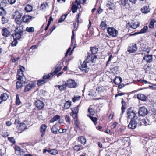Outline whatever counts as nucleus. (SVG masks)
<instances>
[{"mask_svg": "<svg viewBox=\"0 0 156 156\" xmlns=\"http://www.w3.org/2000/svg\"><path fill=\"white\" fill-rule=\"evenodd\" d=\"M80 16V13H78L76 16V17L75 19V22L76 23H77V24H78V25H79V23H81L82 22L81 20H79V17Z\"/></svg>", "mask_w": 156, "mask_h": 156, "instance_id": "37998d69", "label": "nucleus"}, {"mask_svg": "<svg viewBox=\"0 0 156 156\" xmlns=\"http://www.w3.org/2000/svg\"><path fill=\"white\" fill-rule=\"evenodd\" d=\"M9 98V95L6 93H2L0 96V104L5 101Z\"/></svg>", "mask_w": 156, "mask_h": 156, "instance_id": "412c9836", "label": "nucleus"}, {"mask_svg": "<svg viewBox=\"0 0 156 156\" xmlns=\"http://www.w3.org/2000/svg\"><path fill=\"white\" fill-rule=\"evenodd\" d=\"M26 30L29 33H33L34 31V29L33 27H27L26 29Z\"/></svg>", "mask_w": 156, "mask_h": 156, "instance_id": "3c124183", "label": "nucleus"}, {"mask_svg": "<svg viewBox=\"0 0 156 156\" xmlns=\"http://www.w3.org/2000/svg\"><path fill=\"white\" fill-rule=\"evenodd\" d=\"M143 59L147 63H150L153 61V56L151 55L147 54L143 57Z\"/></svg>", "mask_w": 156, "mask_h": 156, "instance_id": "aec40b11", "label": "nucleus"}, {"mask_svg": "<svg viewBox=\"0 0 156 156\" xmlns=\"http://www.w3.org/2000/svg\"><path fill=\"white\" fill-rule=\"evenodd\" d=\"M51 154L52 155H55L58 153V151L55 149H51Z\"/></svg>", "mask_w": 156, "mask_h": 156, "instance_id": "6e6d98bb", "label": "nucleus"}, {"mask_svg": "<svg viewBox=\"0 0 156 156\" xmlns=\"http://www.w3.org/2000/svg\"><path fill=\"white\" fill-rule=\"evenodd\" d=\"M143 68L146 72L149 71L151 69V66L147 64L144 66Z\"/></svg>", "mask_w": 156, "mask_h": 156, "instance_id": "49530a36", "label": "nucleus"}, {"mask_svg": "<svg viewBox=\"0 0 156 156\" xmlns=\"http://www.w3.org/2000/svg\"><path fill=\"white\" fill-rule=\"evenodd\" d=\"M24 76L19 75L18 76V77L17 78V81H19L21 82H23V77Z\"/></svg>", "mask_w": 156, "mask_h": 156, "instance_id": "69168bd1", "label": "nucleus"}, {"mask_svg": "<svg viewBox=\"0 0 156 156\" xmlns=\"http://www.w3.org/2000/svg\"><path fill=\"white\" fill-rule=\"evenodd\" d=\"M73 27L74 29L72 31V35L71 36V42L72 43H73V42L74 41L75 39H74V36H75V34H74V31H76L77 30V27L78 26V24H76V22H75L73 24Z\"/></svg>", "mask_w": 156, "mask_h": 156, "instance_id": "4be33fe9", "label": "nucleus"}, {"mask_svg": "<svg viewBox=\"0 0 156 156\" xmlns=\"http://www.w3.org/2000/svg\"><path fill=\"white\" fill-rule=\"evenodd\" d=\"M36 86V83L34 82L30 83L25 86L24 92L25 93L28 92L34 88Z\"/></svg>", "mask_w": 156, "mask_h": 156, "instance_id": "1a4fd4ad", "label": "nucleus"}, {"mask_svg": "<svg viewBox=\"0 0 156 156\" xmlns=\"http://www.w3.org/2000/svg\"><path fill=\"white\" fill-rule=\"evenodd\" d=\"M58 129L57 128L56 126L55 125L53 126L51 129V132L55 134H56L58 133Z\"/></svg>", "mask_w": 156, "mask_h": 156, "instance_id": "58836bf2", "label": "nucleus"}, {"mask_svg": "<svg viewBox=\"0 0 156 156\" xmlns=\"http://www.w3.org/2000/svg\"><path fill=\"white\" fill-rule=\"evenodd\" d=\"M78 142H80L82 144L84 145L86 142V140L84 136H79L78 138Z\"/></svg>", "mask_w": 156, "mask_h": 156, "instance_id": "cd10ccee", "label": "nucleus"}, {"mask_svg": "<svg viewBox=\"0 0 156 156\" xmlns=\"http://www.w3.org/2000/svg\"><path fill=\"white\" fill-rule=\"evenodd\" d=\"M60 118V116L58 115H55L50 120V123H53L54 122L59 119Z\"/></svg>", "mask_w": 156, "mask_h": 156, "instance_id": "4c0bfd02", "label": "nucleus"}, {"mask_svg": "<svg viewBox=\"0 0 156 156\" xmlns=\"http://www.w3.org/2000/svg\"><path fill=\"white\" fill-rule=\"evenodd\" d=\"M74 118V122L75 126L78 128H79L80 122L78 120V117L76 118L75 117H73Z\"/></svg>", "mask_w": 156, "mask_h": 156, "instance_id": "79ce46f5", "label": "nucleus"}, {"mask_svg": "<svg viewBox=\"0 0 156 156\" xmlns=\"http://www.w3.org/2000/svg\"><path fill=\"white\" fill-rule=\"evenodd\" d=\"M67 86L69 88H75L77 87V84L75 81L72 79H69L66 82Z\"/></svg>", "mask_w": 156, "mask_h": 156, "instance_id": "9b49d317", "label": "nucleus"}, {"mask_svg": "<svg viewBox=\"0 0 156 156\" xmlns=\"http://www.w3.org/2000/svg\"><path fill=\"white\" fill-rule=\"evenodd\" d=\"M114 4L113 3L110 2V3H107L106 6L108 8L109 10H112L114 8Z\"/></svg>", "mask_w": 156, "mask_h": 156, "instance_id": "603ef678", "label": "nucleus"}, {"mask_svg": "<svg viewBox=\"0 0 156 156\" xmlns=\"http://www.w3.org/2000/svg\"><path fill=\"white\" fill-rule=\"evenodd\" d=\"M138 47L137 45L134 43L130 44L127 48V51L129 53H135L137 51Z\"/></svg>", "mask_w": 156, "mask_h": 156, "instance_id": "0eeeda50", "label": "nucleus"}, {"mask_svg": "<svg viewBox=\"0 0 156 156\" xmlns=\"http://www.w3.org/2000/svg\"><path fill=\"white\" fill-rule=\"evenodd\" d=\"M46 81L44 80L43 78L42 79H40L37 81V85L38 86H40L41 85L46 83Z\"/></svg>", "mask_w": 156, "mask_h": 156, "instance_id": "ea45409f", "label": "nucleus"}, {"mask_svg": "<svg viewBox=\"0 0 156 156\" xmlns=\"http://www.w3.org/2000/svg\"><path fill=\"white\" fill-rule=\"evenodd\" d=\"M148 27L147 26H144L143 28L141 29L140 31L138 32H136L135 33L132 34V35H135L140 34L144 33H146L148 30Z\"/></svg>", "mask_w": 156, "mask_h": 156, "instance_id": "bb28decb", "label": "nucleus"}, {"mask_svg": "<svg viewBox=\"0 0 156 156\" xmlns=\"http://www.w3.org/2000/svg\"><path fill=\"white\" fill-rule=\"evenodd\" d=\"M80 4V2L77 3L76 2H73L72 4V7L71 10L73 13L76 12L78 8H81Z\"/></svg>", "mask_w": 156, "mask_h": 156, "instance_id": "4468645a", "label": "nucleus"}, {"mask_svg": "<svg viewBox=\"0 0 156 156\" xmlns=\"http://www.w3.org/2000/svg\"><path fill=\"white\" fill-rule=\"evenodd\" d=\"M88 112L89 113V114L92 115H94L95 112L94 110L91 108H89L88 109Z\"/></svg>", "mask_w": 156, "mask_h": 156, "instance_id": "bf43d9fd", "label": "nucleus"}, {"mask_svg": "<svg viewBox=\"0 0 156 156\" xmlns=\"http://www.w3.org/2000/svg\"><path fill=\"white\" fill-rule=\"evenodd\" d=\"M80 98L81 97L80 96H74V97L72 98V101L73 102H75L78 101Z\"/></svg>", "mask_w": 156, "mask_h": 156, "instance_id": "864d4df0", "label": "nucleus"}, {"mask_svg": "<svg viewBox=\"0 0 156 156\" xmlns=\"http://www.w3.org/2000/svg\"><path fill=\"white\" fill-rule=\"evenodd\" d=\"M47 126L45 124H42L41 125L40 128V132L41 137H43L45 134L46 129Z\"/></svg>", "mask_w": 156, "mask_h": 156, "instance_id": "a211bd4d", "label": "nucleus"}, {"mask_svg": "<svg viewBox=\"0 0 156 156\" xmlns=\"http://www.w3.org/2000/svg\"><path fill=\"white\" fill-rule=\"evenodd\" d=\"M23 87V84L22 82L17 81L16 82V88L18 90L22 89Z\"/></svg>", "mask_w": 156, "mask_h": 156, "instance_id": "473e14b6", "label": "nucleus"}, {"mask_svg": "<svg viewBox=\"0 0 156 156\" xmlns=\"http://www.w3.org/2000/svg\"><path fill=\"white\" fill-rule=\"evenodd\" d=\"M140 11L143 13L147 14L150 12V9L149 6H144L140 9Z\"/></svg>", "mask_w": 156, "mask_h": 156, "instance_id": "b1692460", "label": "nucleus"}, {"mask_svg": "<svg viewBox=\"0 0 156 156\" xmlns=\"http://www.w3.org/2000/svg\"><path fill=\"white\" fill-rule=\"evenodd\" d=\"M132 24L133 29H135L140 26V23L137 20H133L132 22Z\"/></svg>", "mask_w": 156, "mask_h": 156, "instance_id": "c756f323", "label": "nucleus"}, {"mask_svg": "<svg viewBox=\"0 0 156 156\" xmlns=\"http://www.w3.org/2000/svg\"><path fill=\"white\" fill-rule=\"evenodd\" d=\"M106 21H102L100 25V28L103 30H105L107 28V25Z\"/></svg>", "mask_w": 156, "mask_h": 156, "instance_id": "2f4dec72", "label": "nucleus"}, {"mask_svg": "<svg viewBox=\"0 0 156 156\" xmlns=\"http://www.w3.org/2000/svg\"><path fill=\"white\" fill-rule=\"evenodd\" d=\"M51 75H52L51 74V73H50L48 74L47 75H44L42 78L44 80H45L49 79L51 77Z\"/></svg>", "mask_w": 156, "mask_h": 156, "instance_id": "13d9d810", "label": "nucleus"}, {"mask_svg": "<svg viewBox=\"0 0 156 156\" xmlns=\"http://www.w3.org/2000/svg\"><path fill=\"white\" fill-rule=\"evenodd\" d=\"M1 135L3 137H6L9 135V134L8 132L5 131L2 133Z\"/></svg>", "mask_w": 156, "mask_h": 156, "instance_id": "e2e57ef3", "label": "nucleus"}, {"mask_svg": "<svg viewBox=\"0 0 156 156\" xmlns=\"http://www.w3.org/2000/svg\"><path fill=\"white\" fill-rule=\"evenodd\" d=\"M62 69V67L61 66H58L57 65L55 68V69L54 71L51 73L52 76H54L59 71H60Z\"/></svg>", "mask_w": 156, "mask_h": 156, "instance_id": "c85d7f7f", "label": "nucleus"}, {"mask_svg": "<svg viewBox=\"0 0 156 156\" xmlns=\"http://www.w3.org/2000/svg\"><path fill=\"white\" fill-rule=\"evenodd\" d=\"M22 13L18 11H16L13 14L12 16L15 19V21L18 25L20 26L22 23L21 17L22 16Z\"/></svg>", "mask_w": 156, "mask_h": 156, "instance_id": "39448f33", "label": "nucleus"}, {"mask_svg": "<svg viewBox=\"0 0 156 156\" xmlns=\"http://www.w3.org/2000/svg\"><path fill=\"white\" fill-rule=\"evenodd\" d=\"M36 107L39 110L42 109L44 106V104L43 102L39 100H37L35 102Z\"/></svg>", "mask_w": 156, "mask_h": 156, "instance_id": "dca6fc26", "label": "nucleus"}, {"mask_svg": "<svg viewBox=\"0 0 156 156\" xmlns=\"http://www.w3.org/2000/svg\"><path fill=\"white\" fill-rule=\"evenodd\" d=\"M126 28L129 30L130 28H133L132 25L130 22H128L126 24Z\"/></svg>", "mask_w": 156, "mask_h": 156, "instance_id": "338daca9", "label": "nucleus"}, {"mask_svg": "<svg viewBox=\"0 0 156 156\" xmlns=\"http://www.w3.org/2000/svg\"><path fill=\"white\" fill-rule=\"evenodd\" d=\"M1 22L2 24H5L7 23L8 22V20L7 18L3 16L1 18Z\"/></svg>", "mask_w": 156, "mask_h": 156, "instance_id": "8fccbe9b", "label": "nucleus"}, {"mask_svg": "<svg viewBox=\"0 0 156 156\" xmlns=\"http://www.w3.org/2000/svg\"><path fill=\"white\" fill-rule=\"evenodd\" d=\"M118 79H119V82H117L116 81V80L117 79H115L114 80V82L115 83V84L116 85H118L119 83H121L122 82V79L121 77H118Z\"/></svg>", "mask_w": 156, "mask_h": 156, "instance_id": "680f3d73", "label": "nucleus"}, {"mask_svg": "<svg viewBox=\"0 0 156 156\" xmlns=\"http://www.w3.org/2000/svg\"><path fill=\"white\" fill-rule=\"evenodd\" d=\"M107 31L109 36L112 37H116L118 34V31L113 27L108 28Z\"/></svg>", "mask_w": 156, "mask_h": 156, "instance_id": "423d86ee", "label": "nucleus"}, {"mask_svg": "<svg viewBox=\"0 0 156 156\" xmlns=\"http://www.w3.org/2000/svg\"><path fill=\"white\" fill-rule=\"evenodd\" d=\"M1 33L2 35L5 37H9L10 34V32L9 30L5 27H4L2 28L1 31Z\"/></svg>", "mask_w": 156, "mask_h": 156, "instance_id": "6ab92c4d", "label": "nucleus"}, {"mask_svg": "<svg viewBox=\"0 0 156 156\" xmlns=\"http://www.w3.org/2000/svg\"><path fill=\"white\" fill-rule=\"evenodd\" d=\"M14 149L16 153L18 155L21 156L25 154L26 151L25 150L21 148L18 145H15Z\"/></svg>", "mask_w": 156, "mask_h": 156, "instance_id": "6e6552de", "label": "nucleus"}, {"mask_svg": "<svg viewBox=\"0 0 156 156\" xmlns=\"http://www.w3.org/2000/svg\"><path fill=\"white\" fill-rule=\"evenodd\" d=\"M20 58V57H18L16 58L13 57L11 58V60L13 62L15 63L16 61H18L19 59Z\"/></svg>", "mask_w": 156, "mask_h": 156, "instance_id": "052dcab7", "label": "nucleus"}, {"mask_svg": "<svg viewBox=\"0 0 156 156\" xmlns=\"http://www.w3.org/2000/svg\"><path fill=\"white\" fill-rule=\"evenodd\" d=\"M33 6L29 4H27L26 5L24 9L27 12H29L32 11L33 9Z\"/></svg>", "mask_w": 156, "mask_h": 156, "instance_id": "72a5a7b5", "label": "nucleus"}, {"mask_svg": "<svg viewBox=\"0 0 156 156\" xmlns=\"http://www.w3.org/2000/svg\"><path fill=\"white\" fill-rule=\"evenodd\" d=\"M137 96L138 99L143 101H145L147 100V97L143 94H137Z\"/></svg>", "mask_w": 156, "mask_h": 156, "instance_id": "a878e982", "label": "nucleus"}, {"mask_svg": "<svg viewBox=\"0 0 156 156\" xmlns=\"http://www.w3.org/2000/svg\"><path fill=\"white\" fill-rule=\"evenodd\" d=\"M23 27L20 25L19 26L17 27L15 30V33L12 34V36L13 38L19 40L23 35Z\"/></svg>", "mask_w": 156, "mask_h": 156, "instance_id": "20e7f679", "label": "nucleus"}, {"mask_svg": "<svg viewBox=\"0 0 156 156\" xmlns=\"http://www.w3.org/2000/svg\"><path fill=\"white\" fill-rule=\"evenodd\" d=\"M13 39L14 40L12 42L11 44V46L12 47L16 46L18 43V41H17L18 39L15 38H13Z\"/></svg>", "mask_w": 156, "mask_h": 156, "instance_id": "5fc2aeb1", "label": "nucleus"}, {"mask_svg": "<svg viewBox=\"0 0 156 156\" xmlns=\"http://www.w3.org/2000/svg\"><path fill=\"white\" fill-rule=\"evenodd\" d=\"M68 15V14H66L65 15H62L61 16L60 18L59 19L58 23H61L64 21L66 18V17Z\"/></svg>", "mask_w": 156, "mask_h": 156, "instance_id": "09e8293b", "label": "nucleus"}, {"mask_svg": "<svg viewBox=\"0 0 156 156\" xmlns=\"http://www.w3.org/2000/svg\"><path fill=\"white\" fill-rule=\"evenodd\" d=\"M115 64L116 63L115 62L110 66V70L113 73L117 72L119 67L118 65Z\"/></svg>", "mask_w": 156, "mask_h": 156, "instance_id": "5701e85b", "label": "nucleus"}, {"mask_svg": "<svg viewBox=\"0 0 156 156\" xmlns=\"http://www.w3.org/2000/svg\"><path fill=\"white\" fill-rule=\"evenodd\" d=\"M21 103V102L19 96L18 94H16L15 103L17 105H20Z\"/></svg>", "mask_w": 156, "mask_h": 156, "instance_id": "a19ab883", "label": "nucleus"}, {"mask_svg": "<svg viewBox=\"0 0 156 156\" xmlns=\"http://www.w3.org/2000/svg\"><path fill=\"white\" fill-rule=\"evenodd\" d=\"M138 112L139 115L144 116L147 114L148 112L146 108L142 107L140 108Z\"/></svg>", "mask_w": 156, "mask_h": 156, "instance_id": "f3484780", "label": "nucleus"}, {"mask_svg": "<svg viewBox=\"0 0 156 156\" xmlns=\"http://www.w3.org/2000/svg\"><path fill=\"white\" fill-rule=\"evenodd\" d=\"M73 150L76 152L81 150L83 149V146L81 144L75 145L73 148Z\"/></svg>", "mask_w": 156, "mask_h": 156, "instance_id": "7c9ffc66", "label": "nucleus"}, {"mask_svg": "<svg viewBox=\"0 0 156 156\" xmlns=\"http://www.w3.org/2000/svg\"><path fill=\"white\" fill-rule=\"evenodd\" d=\"M119 3L122 7L126 9H129L130 8V4L129 3L128 0H120Z\"/></svg>", "mask_w": 156, "mask_h": 156, "instance_id": "ddd939ff", "label": "nucleus"}, {"mask_svg": "<svg viewBox=\"0 0 156 156\" xmlns=\"http://www.w3.org/2000/svg\"><path fill=\"white\" fill-rule=\"evenodd\" d=\"M8 140L12 144V145H15L16 143L15 139L13 137H8Z\"/></svg>", "mask_w": 156, "mask_h": 156, "instance_id": "de8ad7c7", "label": "nucleus"}, {"mask_svg": "<svg viewBox=\"0 0 156 156\" xmlns=\"http://www.w3.org/2000/svg\"><path fill=\"white\" fill-rule=\"evenodd\" d=\"M6 12L3 7H0V16H4L6 15Z\"/></svg>", "mask_w": 156, "mask_h": 156, "instance_id": "c03bdc74", "label": "nucleus"}, {"mask_svg": "<svg viewBox=\"0 0 156 156\" xmlns=\"http://www.w3.org/2000/svg\"><path fill=\"white\" fill-rule=\"evenodd\" d=\"M95 63V62L91 59H90V60H87V57L86 59L79 66V68L82 72L87 73L88 72L90 69L88 66H94Z\"/></svg>", "mask_w": 156, "mask_h": 156, "instance_id": "f03ea898", "label": "nucleus"}, {"mask_svg": "<svg viewBox=\"0 0 156 156\" xmlns=\"http://www.w3.org/2000/svg\"><path fill=\"white\" fill-rule=\"evenodd\" d=\"M56 28V26L55 25H53L52 27L48 31L47 34L46 35V36H48L50 35L53 30Z\"/></svg>", "mask_w": 156, "mask_h": 156, "instance_id": "a18cd8bd", "label": "nucleus"}, {"mask_svg": "<svg viewBox=\"0 0 156 156\" xmlns=\"http://www.w3.org/2000/svg\"><path fill=\"white\" fill-rule=\"evenodd\" d=\"M32 18H34L30 15H24L22 17V23L23 22L28 24L32 20Z\"/></svg>", "mask_w": 156, "mask_h": 156, "instance_id": "2eb2a0df", "label": "nucleus"}, {"mask_svg": "<svg viewBox=\"0 0 156 156\" xmlns=\"http://www.w3.org/2000/svg\"><path fill=\"white\" fill-rule=\"evenodd\" d=\"M59 83H60V84L55 86V87H58L60 91L65 90L67 87L66 81H62Z\"/></svg>", "mask_w": 156, "mask_h": 156, "instance_id": "9d476101", "label": "nucleus"}, {"mask_svg": "<svg viewBox=\"0 0 156 156\" xmlns=\"http://www.w3.org/2000/svg\"><path fill=\"white\" fill-rule=\"evenodd\" d=\"M71 105V102L69 100L66 101L64 104L63 108L64 109H68Z\"/></svg>", "mask_w": 156, "mask_h": 156, "instance_id": "e433bc0d", "label": "nucleus"}, {"mask_svg": "<svg viewBox=\"0 0 156 156\" xmlns=\"http://www.w3.org/2000/svg\"><path fill=\"white\" fill-rule=\"evenodd\" d=\"M27 129L26 124L24 123H21L20 125L18 130L19 133H21Z\"/></svg>", "mask_w": 156, "mask_h": 156, "instance_id": "393cba45", "label": "nucleus"}, {"mask_svg": "<svg viewBox=\"0 0 156 156\" xmlns=\"http://www.w3.org/2000/svg\"><path fill=\"white\" fill-rule=\"evenodd\" d=\"M71 47H69V48L67 50V51H66V52L65 54V58H66V57L67 56V55L68 54H69V55H71V53H70V50H71Z\"/></svg>", "mask_w": 156, "mask_h": 156, "instance_id": "774afa93", "label": "nucleus"}, {"mask_svg": "<svg viewBox=\"0 0 156 156\" xmlns=\"http://www.w3.org/2000/svg\"><path fill=\"white\" fill-rule=\"evenodd\" d=\"M47 5V3H43L42 4H41V10H43L45 9L46 7V6Z\"/></svg>", "mask_w": 156, "mask_h": 156, "instance_id": "0e129e2a", "label": "nucleus"}, {"mask_svg": "<svg viewBox=\"0 0 156 156\" xmlns=\"http://www.w3.org/2000/svg\"><path fill=\"white\" fill-rule=\"evenodd\" d=\"M79 106V105H78L77 106L71 108L72 112L70 113V115L73 117L76 118L78 116Z\"/></svg>", "mask_w": 156, "mask_h": 156, "instance_id": "f8f14e48", "label": "nucleus"}, {"mask_svg": "<svg viewBox=\"0 0 156 156\" xmlns=\"http://www.w3.org/2000/svg\"><path fill=\"white\" fill-rule=\"evenodd\" d=\"M65 120L66 122L70 124L71 122V119L69 116L68 115H66L65 117Z\"/></svg>", "mask_w": 156, "mask_h": 156, "instance_id": "4d7b16f0", "label": "nucleus"}, {"mask_svg": "<svg viewBox=\"0 0 156 156\" xmlns=\"http://www.w3.org/2000/svg\"><path fill=\"white\" fill-rule=\"evenodd\" d=\"M90 49L91 53L89 55V54H88V55L87 56V60L89 59L90 60V59H91L95 62L97 58V56L96 54L98 53V48L96 46H94L90 47Z\"/></svg>", "mask_w": 156, "mask_h": 156, "instance_id": "7ed1b4c3", "label": "nucleus"}, {"mask_svg": "<svg viewBox=\"0 0 156 156\" xmlns=\"http://www.w3.org/2000/svg\"><path fill=\"white\" fill-rule=\"evenodd\" d=\"M87 116L90 119L95 125H97L98 123V118L96 117H93L90 115H88Z\"/></svg>", "mask_w": 156, "mask_h": 156, "instance_id": "f704fd0d", "label": "nucleus"}, {"mask_svg": "<svg viewBox=\"0 0 156 156\" xmlns=\"http://www.w3.org/2000/svg\"><path fill=\"white\" fill-rule=\"evenodd\" d=\"M127 114L128 119H131L128 125V127L130 129H134L136 127L140 119L136 115L135 112L132 108L128 109Z\"/></svg>", "mask_w": 156, "mask_h": 156, "instance_id": "f257e3e1", "label": "nucleus"}, {"mask_svg": "<svg viewBox=\"0 0 156 156\" xmlns=\"http://www.w3.org/2000/svg\"><path fill=\"white\" fill-rule=\"evenodd\" d=\"M156 22V20L154 19H151L148 25V27L150 29H153L154 28V23Z\"/></svg>", "mask_w": 156, "mask_h": 156, "instance_id": "c9c22d12", "label": "nucleus"}]
</instances>
